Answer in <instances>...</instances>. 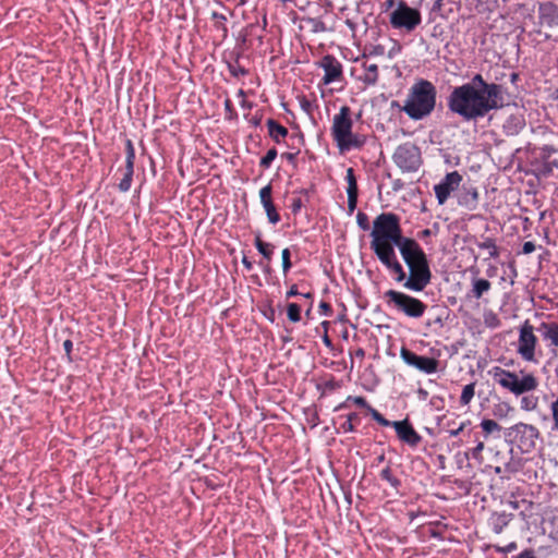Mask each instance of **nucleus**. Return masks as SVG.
<instances>
[{"label":"nucleus","mask_w":558,"mask_h":558,"mask_svg":"<svg viewBox=\"0 0 558 558\" xmlns=\"http://www.w3.org/2000/svg\"><path fill=\"white\" fill-rule=\"evenodd\" d=\"M357 355H361V356H363V355H364V352H363V350H359V351H357Z\"/></svg>","instance_id":"59"},{"label":"nucleus","mask_w":558,"mask_h":558,"mask_svg":"<svg viewBox=\"0 0 558 558\" xmlns=\"http://www.w3.org/2000/svg\"><path fill=\"white\" fill-rule=\"evenodd\" d=\"M525 119L521 113L510 114L504 123V132L508 136L518 135L525 128Z\"/></svg>","instance_id":"18"},{"label":"nucleus","mask_w":558,"mask_h":558,"mask_svg":"<svg viewBox=\"0 0 558 558\" xmlns=\"http://www.w3.org/2000/svg\"><path fill=\"white\" fill-rule=\"evenodd\" d=\"M324 342H325V344H326V345H328V347H330V345H331V341H330V339L328 338V336H325V338H324Z\"/></svg>","instance_id":"56"},{"label":"nucleus","mask_w":558,"mask_h":558,"mask_svg":"<svg viewBox=\"0 0 558 558\" xmlns=\"http://www.w3.org/2000/svg\"><path fill=\"white\" fill-rule=\"evenodd\" d=\"M392 159L404 172H414L421 166L420 149L411 143L398 146L393 153Z\"/></svg>","instance_id":"10"},{"label":"nucleus","mask_w":558,"mask_h":558,"mask_svg":"<svg viewBox=\"0 0 558 558\" xmlns=\"http://www.w3.org/2000/svg\"><path fill=\"white\" fill-rule=\"evenodd\" d=\"M514 558H535L534 553L530 549H526L522 551L520 555H518Z\"/></svg>","instance_id":"48"},{"label":"nucleus","mask_w":558,"mask_h":558,"mask_svg":"<svg viewBox=\"0 0 558 558\" xmlns=\"http://www.w3.org/2000/svg\"><path fill=\"white\" fill-rule=\"evenodd\" d=\"M393 3H395V0H388V1H387L388 7H392V5H393Z\"/></svg>","instance_id":"58"},{"label":"nucleus","mask_w":558,"mask_h":558,"mask_svg":"<svg viewBox=\"0 0 558 558\" xmlns=\"http://www.w3.org/2000/svg\"><path fill=\"white\" fill-rule=\"evenodd\" d=\"M538 399L533 396H524L520 400L521 409L524 411H533L537 408Z\"/></svg>","instance_id":"24"},{"label":"nucleus","mask_w":558,"mask_h":558,"mask_svg":"<svg viewBox=\"0 0 558 558\" xmlns=\"http://www.w3.org/2000/svg\"><path fill=\"white\" fill-rule=\"evenodd\" d=\"M347 400L348 401H352L357 407L365 408L368 411H369V408H372L371 405H368V403L366 402L365 398L360 397V396H357V397H349Z\"/></svg>","instance_id":"40"},{"label":"nucleus","mask_w":558,"mask_h":558,"mask_svg":"<svg viewBox=\"0 0 558 558\" xmlns=\"http://www.w3.org/2000/svg\"><path fill=\"white\" fill-rule=\"evenodd\" d=\"M484 450V442L480 441L477 445L472 449V456L473 458L477 459L478 461L482 460V451Z\"/></svg>","instance_id":"43"},{"label":"nucleus","mask_w":558,"mask_h":558,"mask_svg":"<svg viewBox=\"0 0 558 558\" xmlns=\"http://www.w3.org/2000/svg\"><path fill=\"white\" fill-rule=\"evenodd\" d=\"M536 330L543 341L547 342L548 347L558 349V323L542 322Z\"/></svg>","instance_id":"16"},{"label":"nucleus","mask_w":558,"mask_h":558,"mask_svg":"<svg viewBox=\"0 0 558 558\" xmlns=\"http://www.w3.org/2000/svg\"><path fill=\"white\" fill-rule=\"evenodd\" d=\"M550 412L553 418L551 430L558 432V397L550 403Z\"/></svg>","instance_id":"31"},{"label":"nucleus","mask_w":558,"mask_h":558,"mask_svg":"<svg viewBox=\"0 0 558 558\" xmlns=\"http://www.w3.org/2000/svg\"><path fill=\"white\" fill-rule=\"evenodd\" d=\"M380 477L387 481L393 487H397L400 484L399 480L392 476L390 468H385L384 470H381Z\"/></svg>","instance_id":"32"},{"label":"nucleus","mask_w":558,"mask_h":558,"mask_svg":"<svg viewBox=\"0 0 558 558\" xmlns=\"http://www.w3.org/2000/svg\"><path fill=\"white\" fill-rule=\"evenodd\" d=\"M320 66L324 69V83L330 84L338 81L342 75L341 63L332 56H325L320 61Z\"/></svg>","instance_id":"15"},{"label":"nucleus","mask_w":558,"mask_h":558,"mask_svg":"<svg viewBox=\"0 0 558 558\" xmlns=\"http://www.w3.org/2000/svg\"><path fill=\"white\" fill-rule=\"evenodd\" d=\"M371 56H381L384 54V49L381 47H375L373 51H369Z\"/></svg>","instance_id":"52"},{"label":"nucleus","mask_w":558,"mask_h":558,"mask_svg":"<svg viewBox=\"0 0 558 558\" xmlns=\"http://www.w3.org/2000/svg\"><path fill=\"white\" fill-rule=\"evenodd\" d=\"M352 126L351 109L342 106L339 113L333 116L331 125V135L342 153L361 148L365 143V137L354 134Z\"/></svg>","instance_id":"5"},{"label":"nucleus","mask_w":558,"mask_h":558,"mask_svg":"<svg viewBox=\"0 0 558 558\" xmlns=\"http://www.w3.org/2000/svg\"><path fill=\"white\" fill-rule=\"evenodd\" d=\"M547 153H550L553 149H549L548 147L545 148Z\"/></svg>","instance_id":"60"},{"label":"nucleus","mask_w":558,"mask_h":558,"mask_svg":"<svg viewBox=\"0 0 558 558\" xmlns=\"http://www.w3.org/2000/svg\"><path fill=\"white\" fill-rule=\"evenodd\" d=\"M267 126L270 137L277 143H279L280 138L286 137L288 134V130L272 119L267 120Z\"/></svg>","instance_id":"19"},{"label":"nucleus","mask_w":558,"mask_h":558,"mask_svg":"<svg viewBox=\"0 0 558 558\" xmlns=\"http://www.w3.org/2000/svg\"><path fill=\"white\" fill-rule=\"evenodd\" d=\"M511 411H513V409L508 403H499L495 405L493 414L498 418H505Z\"/></svg>","instance_id":"27"},{"label":"nucleus","mask_w":558,"mask_h":558,"mask_svg":"<svg viewBox=\"0 0 558 558\" xmlns=\"http://www.w3.org/2000/svg\"><path fill=\"white\" fill-rule=\"evenodd\" d=\"M506 436L511 438L513 441H518L520 447L527 451L535 447L539 432L533 425L526 423H518L508 428Z\"/></svg>","instance_id":"11"},{"label":"nucleus","mask_w":558,"mask_h":558,"mask_svg":"<svg viewBox=\"0 0 558 558\" xmlns=\"http://www.w3.org/2000/svg\"><path fill=\"white\" fill-rule=\"evenodd\" d=\"M481 427L486 436L494 432L501 430V426L496 421L488 418H485L481 422Z\"/></svg>","instance_id":"25"},{"label":"nucleus","mask_w":558,"mask_h":558,"mask_svg":"<svg viewBox=\"0 0 558 558\" xmlns=\"http://www.w3.org/2000/svg\"><path fill=\"white\" fill-rule=\"evenodd\" d=\"M535 332H537L536 328L529 320H525L519 327L517 353L523 361L529 363H538V359L536 356L538 338Z\"/></svg>","instance_id":"8"},{"label":"nucleus","mask_w":558,"mask_h":558,"mask_svg":"<svg viewBox=\"0 0 558 558\" xmlns=\"http://www.w3.org/2000/svg\"><path fill=\"white\" fill-rule=\"evenodd\" d=\"M474 384H469V385H465L462 389V393H461V397H460V402L463 404V405H466L470 403V401L472 400V398L474 397Z\"/></svg>","instance_id":"26"},{"label":"nucleus","mask_w":558,"mask_h":558,"mask_svg":"<svg viewBox=\"0 0 558 558\" xmlns=\"http://www.w3.org/2000/svg\"><path fill=\"white\" fill-rule=\"evenodd\" d=\"M384 299L388 307L413 319L421 318L427 308L421 300L397 290H387Z\"/></svg>","instance_id":"6"},{"label":"nucleus","mask_w":558,"mask_h":558,"mask_svg":"<svg viewBox=\"0 0 558 558\" xmlns=\"http://www.w3.org/2000/svg\"><path fill=\"white\" fill-rule=\"evenodd\" d=\"M421 13L410 8L404 1H398L397 8L390 14V23L395 28L413 31L421 23Z\"/></svg>","instance_id":"9"},{"label":"nucleus","mask_w":558,"mask_h":558,"mask_svg":"<svg viewBox=\"0 0 558 558\" xmlns=\"http://www.w3.org/2000/svg\"><path fill=\"white\" fill-rule=\"evenodd\" d=\"M288 318L298 323L301 319V307L296 303H290L287 308Z\"/></svg>","instance_id":"28"},{"label":"nucleus","mask_w":558,"mask_h":558,"mask_svg":"<svg viewBox=\"0 0 558 558\" xmlns=\"http://www.w3.org/2000/svg\"><path fill=\"white\" fill-rule=\"evenodd\" d=\"M260 202L264 205L270 204L271 202V186L268 184L259 191Z\"/></svg>","instance_id":"34"},{"label":"nucleus","mask_w":558,"mask_h":558,"mask_svg":"<svg viewBox=\"0 0 558 558\" xmlns=\"http://www.w3.org/2000/svg\"><path fill=\"white\" fill-rule=\"evenodd\" d=\"M345 180L348 183L347 193L348 194H357V183L354 174V170L352 168L347 169Z\"/></svg>","instance_id":"23"},{"label":"nucleus","mask_w":558,"mask_h":558,"mask_svg":"<svg viewBox=\"0 0 558 558\" xmlns=\"http://www.w3.org/2000/svg\"><path fill=\"white\" fill-rule=\"evenodd\" d=\"M371 236V248L380 263L390 271H398L402 276V265L397 258L395 246L400 250L404 242L413 239L402 235L398 216L392 213L378 215L373 222Z\"/></svg>","instance_id":"2"},{"label":"nucleus","mask_w":558,"mask_h":558,"mask_svg":"<svg viewBox=\"0 0 558 558\" xmlns=\"http://www.w3.org/2000/svg\"><path fill=\"white\" fill-rule=\"evenodd\" d=\"M242 264L247 270H251L253 267L252 263L245 256L242 258Z\"/></svg>","instance_id":"53"},{"label":"nucleus","mask_w":558,"mask_h":558,"mask_svg":"<svg viewBox=\"0 0 558 558\" xmlns=\"http://www.w3.org/2000/svg\"><path fill=\"white\" fill-rule=\"evenodd\" d=\"M255 246L258 250V252L268 260H270L272 252H274V245L270 243H266L260 239V235H256L255 238Z\"/></svg>","instance_id":"22"},{"label":"nucleus","mask_w":558,"mask_h":558,"mask_svg":"<svg viewBox=\"0 0 558 558\" xmlns=\"http://www.w3.org/2000/svg\"><path fill=\"white\" fill-rule=\"evenodd\" d=\"M399 251L409 268V275H407L403 268L402 277L398 271H392L396 274L395 280L401 282L407 290L414 292L423 291L432 280V271L424 251L415 240L404 242Z\"/></svg>","instance_id":"3"},{"label":"nucleus","mask_w":558,"mask_h":558,"mask_svg":"<svg viewBox=\"0 0 558 558\" xmlns=\"http://www.w3.org/2000/svg\"><path fill=\"white\" fill-rule=\"evenodd\" d=\"M400 355L404 363L423 373L433 374L437 371L438 361L436 359L417 355L405 348L401 349Z\"/></svg>","instance_id":"12"},{"label":"nucleus","mask_w":558,"mask_h":558,"mask_svg":"<svg viewBox=\"0 0 558 558\" xmlns=\"http://www.w3.org/2000/svg\"><path fill=\"white\" fill-rule=\"evenodd\" d=\"M436 87L426 80H420L412 85L402 110L413 120L428 117L436 106Z\"/></svg>","instance_id":"4"},{"label":"nucleus","mask_w":558,"mask_h":558,"mask_svg":"<svg viewBox=\"0 0 558 558\" xmlns=\"http://www.w3.org/2000/svg\"><path fill=\"white\" fill-rule=\"evenodd\" d=\"M456 458H457V461H458L459 463H462L463 461H468V460H469V458H470V453H469V452L458 453V454L456 456Z\"/></svg>","instance_id":"49"},{"label":"nucleus","mask_w":558,"mask_h":558,"mask_svg":"<svg viewBox=\"0 0 558 558\" xmlns=\"http://www.w3.org/2000/svg\"><path fill=\"white\" fill-rule=\"evenodd\" d=\"M72 341L71 340H65L63 342V348H64V351L66 352V354H70L71 350H72Z\"/></svg>","instance_id":"51"},{"label":"nucleus","mask_w":558,"mask_h":558,"mask_svg":"<svg viewBox=\"0 0 558 558\" xmlns=\"http://www.w3.org/2000/svg\"><path fill=\"white\" fill-rule=\"evenodd\" d=\"M517 548V544L515 543H510L509 545H507L504 549V551L506 553H509V551H512Z\"/></svg>","instance_id":"54"},{"label":"nucleus","mask_w":558,"mask_h":558,"mask_svg":"<svg viewBox=\"0 0 558 558\" xmlns=\"http://www.w3.org/2000/svg\"><path fill=\"white\" fill-rule=\"evenodd\" d=\"M134 148L131 141L126 142V168H133L134 165Z\"/></svg>","instance_id":"36"},{"label":"nucleus","mask_w":558,"mask_h":558,"mask_svg":"<svg viewBox=\"0 0 558 558\" xmlns=\"http://www.w3.org/2000/svg\"><path fill=\"white\" fill-rule=\"evenodd\" d=\"M392 427L395 428L399 439L412 447L417 446L422 440V437L416 433L408 420L395 421L392 422Z\"/></svg>","instance_id":"14"},{"label":"nucleus","mask_w":558,"mask_h":558,"mask_svg":"<svg viewBox=\"0 0 558 558\" xmlns=\"http://www.w3.org/2000/svg\"><path fill=\"white\" fill-rule=\"evenodd\" d=\"M481 246L487 248L489 256L496 257L498 255V250L490 240H487Z\"/></svg>","instance_id":"41"},{"label":"nucleus","mask_w":558,"mask_h":558,"mask_svg":"<svg viewBox=\"0 0 558 558\" xmlns=\"http://www.w3.org/2000/svg\"><path fill=\"white\" fill-rule=\"evenodd\" d=\"M369 413L372 417L383 426H392V422L386 420L377 410L374 408H369Z\"/></svg>","instance_id":"35"},{"label":"nucleus","mask_w":558,"mask_h":558,"mask_svg":"<svg viewBox=\"0 0 558 558\" xmlns=\"http://www.w3.org/2000/svg\"><path fill=\"white\" fill-rule=\"evenodd\" d=\"M301 293L296 290L295 286H292L291 289L287 292V298H292L300 295Z\"/></svg>","instance_id":"50"},{"label":"nucleus","mask_w":558,"mask_h":558,"mask_svg":"<svg viewBox=\"0 0 558 558\" xmlns=\"http://www.w3.org/2000/svg\"><path fill=\"white\" fill-rule=\"evenodd\" d=\"M535 251V244L531 241H527L522 246V253L523 254H531Z\"/></svg>","instance_id":"44"},{"label":"nucleus","mask_w":558,"mask_h":558,"mask_svg":"<svg viewBox=\"0 0 558 558\" xmlns=\"http://www.w3.org/2000/svg\"><path fill=\"white\" fill-rule=\"evenodd\" d=\"M264 208L267 214L269 222L275 225L280 220V216L276 211V208L272 203L264 205Z\"/></svg>","instance_id":"30"},{"label":"nucleus","mask_w":558,"mask_h":558,"mask_svg":"<svg viewBox=\"0 0 558 558\" xmlns=\"http://www.w3.org/2000/svg\"><path fill=\"white\" fill-rule=\"evenodd\" d=\"M365 73L362 77L363 82L367 85H375L378 81V68L377 64L372 63L367 64L366 62L363 64Z\"/></svg>","instance_id":"21"},{"label":"nucleus","mask_w":558,"mask_h":558,"mask_svg":"<svg viewBox=\"0 0 558 558\" xmlns=\"http://www.w3.org/2000/svg\"><path fill=\"white\" fill-rule=\"evenodd\" d=\"M132 175H133V168H131V169L126 168V172L124 174V178L119 183V189L122 192H128L130 190L131 183H132Z\"/></svg>","instance_id":"29"},{"label":"nucleus","mask_w":558,"mask_h":558,"mask_svg":"<svg viewBox=\"0 0 558 558\" xmlns=\"http://www.w3.org/2000/svg\"><path fill=\"white\" fill-rule=\"evenodd\" d=\"M502 86L487 83L481 74L454 87L448 96L449 110L465 121L484 118L490 110L504 106Z\"/></svg>","instance_id":"1"},{"label":"nucleus","mask_w":558,"mask_h":558,"mask_svg":"<svg viewBox=\"0 0 558 558\" xmlns=\"http://www.w3.org/2000/svg\"><path fill=\"white\" fill-rule=\"evenodd\" d=\"M288 160L292 161L294 159V154L288 153L284 155Z\"/></svg>","instance_id":"55"},{"label":"nucleus","mask_w":558,"mask_h":558,"mask_svg":"<svg viewBox=\"0 0 558 558\" xmlns=\"http://www.w3.org/2000/svg\"><path fill=\"white\" fill-rule=\"evenodd\" d=\"M277 157V150L275 148H271L267 151V154L262 158L260 160V166L263 168H268L271 162L275 160V158Z\"/></svg>","instance_id":"33"},{"label":"nucleus","mask_w":558,"mask_h":558,"mask_svg":"<svg viewBox=\"0 0 558 558\" xmlns=\"http://www.w3.org/2000/svg\"><path fill=\"white\" fill-rule=\"evenodd\" d=\"M302 207L301 198H294L291 205L292 211L298 213Z\"/></svg>","instance_id":"45"},{"label":"nucleus","mask_w":558,"mask_h":558,"mask_svg":"<svg viewBox=\"0 0 558 558\" xmlns=\"http://www.w3.org/2000/svg\"><path fill=\"white\" fill-rule=\"evenodd\" d=\"M477 197H478V194H477L476 190H473L472 192L468 193V195L460 201V204L465 205L471 208V206L469 204L470 201L474 205L477 201Z\"/></svg>","instance_id":"38"},{"label":"nucleus","mask_w":558,"mask_h":558,"mask_svg":"<svg viewBox=\"0 0 558 558\" xmlns=\"http://www.w3.org/2000/svg\"><path fill=\"white\" fill-rule=\"evenodd\" d=\"M490 282L486 279L475 278L472 281V293L476 299H481L486 292L490 290Z\"/></svg>","instance_id":"20"},{"label":"nucleus","mask_w":558,"mask_h":558,"mask_svg":"<svg viewBox=\"0 0 558 558\" xmlns=\"http://www.w3.org/2000/svg\"><path fill=\"white\" fill-rule=\"evenodd\" d=\"M462 181V177L458 171L447 173L440 183L434 186L437 201L440 205L445 204L451 192L456 191Z\"/></svg>","instance_id":"13"},{"label":"nucleus","mask_w":558,"mask_h":558,"mask_svg":"<svg viewBox=\"0 0 558 558\" xmlns=\"http://www.w3.org/2000/svg\"><path fill=\"white\" fill-rule=\"evenodd\" d=\"M495 379L502 388L515 396L533 391L538 386V381L533 374H524L520 379L515 373L501 368H496Z\"/></svg>","instance_id":"7"},{"label":"nucleus","mask_w":558,"mask_h":558,"mask_svg":"<svg viewBox=\"0 0 558 558\" xmlns=\"http://www.w3.org/2000/svg\"><path fill=\"white\" fill-rule=\"evenodd\" d=\"M319 308L325 315H328L331 312V306L326 302H320Z\"/></svg>","instance_id":"47"},{"label":"nucleus","mask_w":558,"mask_h":558,"mask_svg":"<svg viewBox=\"0 0 558 558\" xmlns=\"http://www.w3.org/2000/svg\"><path fill=\"white\" fill-rule=\"evenodd\" d=\"M356 221H357V225L361 229L363 230H367L368 229V217L366 214L360 211L357 213L356 215Z\"/></svg>","instance_id":"39"},{"label":"nucleus","mask_w":558,"mask_h":558,"mask_svg":"<svg viewBox=\"0 0 558 558\" xmlns=\"http://www.w3.org/2000/svg\"><path fill=\"white\" fill-rule=\"evenodd\" d=\"M464 427H465V423H461L458 428L450 429L449 430L450 436H452V437L458 436L464 429Z\"/></svg>","instance_id":"46"},{"label":"nucleus","mask_w":558,"mask_h":558,"mask_svg":"<svg viewBox=\"0 0 558 558\" xmlns=\"http://www.w3.org/2000/svg\"><path fill=\"white\" fill-rule=\"evenodd\" d=\"M539 23L544 26L554 27L558 24V7L551 2L539 5Z\"/></svg>","instance_id":"17"},{"label":"nucleus","mask_w":558,"mask_h":558,"mask_svg":"<svg viewBox=\"0 0 558 558\" xmlns=\"http://www.w3.org/2000/svg\"><path fill=\"white\" fill-rule=\"evenodd\" d=\"M292 264L290 262V251L289 248H284L282 251V270L284 274H287L289 271V269L291 268Z\"/></svg>","instance_id":"37"},{"label":"nucleus","mask_w":558,"mask_h":558,"mask_svg":"<svg viewBox=\"0 0 558 558\" xmlns=\"http://www.w3.org/2000/svg\"><path fill=\"white\" fill-rule=\"evenodd\" d=\"M357 194H348V209L352 214L356 208Z\"/></svg>","instance_id":"42"},{"label":"nucleus","mask_w":558,"mask_h":558,"mask_svg":"<svg viewBox=\"0 0 558 558\" xmlns=\"http://www.w3.org/2000/svg\"><path fill=\"white\" fill-rule=\"evenodd\" d=\"M302 295H303L304 298H307V299H311V298H312V293H311V292H308V293H304V294H302Z\"/></svg>","instance_id":"57"}]
</instances>
